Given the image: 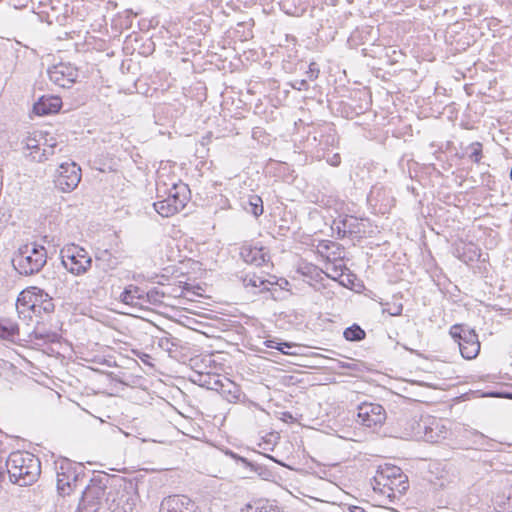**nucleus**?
Here are the masks:
<instances>
[{
    "label": "nucleus",
    "mask_w": 512,
    "mask_h": 512,
    "mask_svg": "<svg viewBox=\"0 0 512 512\" xmlns=\"http://www.w3.org/2000/svg\"><path fill=\"white\" fill-rule=\"evenodd\" d=\"M320 70L315 62L310 63L309 69L306 71L307 80L314 81L318 78Z\"/></svg>",
    "instance_id": "4c0bfd02"
},
{
    "label": "nucleus",
    "mask_w": 512,
    "mask_h": 512,
    "mask_svg": "<svg viewBox=\"0 0 512 512\" xmlns=\"http://www.w3.org/2000/svg\"><path fill=\"white\" fill-rule=\"evenodd\" d=\"M467 156L472 162L478 164L480 163L483 157V145L482 143L476 141L469 144L464 153L460 156L461 158Z\"/></svg>",
    "instance_id": "a878e982"
},
{
    "label": "nucleus",
    "mask_w": 512,
    "mask_h": 512,
    "mask_svg": "<svg viewBox=\"0 0 512 512\" xmlns=\"http://www.w3.org/2000/svg\"><path fill=\"white\" fill-rule=\"evenodd\" d=\"M449 333L458 343L463 358L471 360L479 354L480 342L478 335L473 329L463 324H455L450 328Z\"/></svg>",
    "instance_id": "423d86ee"
},
{
    "label": "nucleus",
    "mask_w": 512,
    "mask_h": 512,
    "mask_svg": "<svg viewBox=\"0 0 512 512\" xmlns=\"http://www.w3.org/2000/svg\"><path fill=\"white\" fill-rule=\"evenodd\" d=\"M403 305L401 303H386L383 308V313H388L391 316H399L402 314Z\"/></svg>",
    "instance_id": "72a5a7b5"
},
{
    "label": "nucleus",
    "mask_w": 512,
    "mask_h": 512,
    "mask_svg": "<svg viewBox=\"0 0 512 512\" xmlns=\"http://www.w3.org/2000/svg\"><path fill=\"white\" fill-rule=\"evenodd\" d=\"M115 479L117 476H111L104 472L94 474L82 492L79 509L82 512H97L102 504L106 503L108 494L106 490H110V486L116 482Z\"/></svg>",
    "instance_id": "f03ea898"
},
{
    "label": "nucleus",
    "mask_w": 512,
    "mask_h": 512,
    "mask_svg": "<svg viewBox=\"0 0 512 512\" xmlns=\"http://www.w3.org/2000/svg\"><path fill=\"white\" fill-rule=\"evenodd\" d=\"M40 137L43 138L42 135H40ZM44 140H45V142L43 144L44 146H47V145L48 146H53L54 149L57 150L59 144H58V142L53 137H50V139H47L46 137H44Z\"/></svg>",
    "instance_id": "de8ad7c7"
},
{
    "label": "nucleus",
    "mask_w": 512,
    "mask_h": 512,
    "mask_svg": "<svg viewBox=\"0 0 512 512\" xmlns=\"http://www.w3.org/2000/svg\"><path fill=\"white\" fill-rule=\"evenodd\" d=\"M276 344L279 345L278 351H280L281 353L286 354V355H296V352L290 351V349H292V348H294L296 346L294 343H291V342H279V343H276Z\"/></svg>",
    "instance_id": "58836bf2"
},
{
    "label": "nucleus",
    "mask_w": 512,
    "mask_h": 512,
    "mask_svg": "<svg viewBox=\"0 0 512 512\" xmlns=\"http://www.w3.org/2000/svg\"><path fill=\"white\" fill-rule=\"evenodd\" d=\"M164 297V293L160 291L158 288H152L148 292H144V305L152 304L158 305L162 303V298Z\"/></svg>",
    "instance_id": "c85d7f7f"
},
{
    "label": "nucleus",
    "mask_w": 512,
    "mask_h": 512,
    "mask_svg": "<svg viewBox=\"0 0 512 512\" xmlns=\"http://www.w3.org/2000/svg\"><path fill=\"white\" fill-rule=\"evenodd\" d=\"M448 430L440 422L433 421L431 425L424 426V437L427 442L438 443L446 439Z\"/></svg>",
    "instance_id": "6ab92c4d"
},
{
    "label": "nucleus",
    "mask_w": 512,
    "mask_h": 512,
    "mask_svg": "<svg viewBox=\"0 0 512 512\" xmlns=\"http://www.w3.org/2000/svg\"><path fill=\"white\" fill-rule=\"evenodd\" d=\"M38 298L36 295L31 294L30 291H22L19 296L17 297L16 301V309L21 317H26V312L32 311L33 313H36L37 307H38Z\"/></svg>",
    "instance_id": "f3484780"
},
{
    "label": "nucleus",
    "mask_w": 512,
    "mask_h": 512,
    "mask_svg": "<svg viewBox=\"0 0 512 512\" xmlns=\"http://www.w3.org/2000/svg\"><path fill=\"white\" fill-rule=\"evenodd\" d=\"M290 86L292 89L298 90V91H306L309 89V84L307 79H300V80H294L290 83Z\"/></svg>",
    "instance_id": "ea45409f"
},
{
    "label": "nucleus",
    "mask_w": 512,
    "mask_h": 512,
    "mask_svg": "<svg viewBox=\"0 0 512 512\" xmlns=\"http://www.w3.org/2000/svg\"><path fill=\"white\" fill-rule=\"evenodd\" d=\"M255 466H257L259 469L250 468L253 472L257 473L259 476H261L263 479H266V474L269 472L261 465L255 463Z\"/></svg>",
    "instance_id": "a18cd8bd"
},
{
    "label": "nucleus",
    "mask_w": 512,
    "mask_h": 512,
    "mask_svg": "<svg viewBox=\"0 0 512 512\" xmlns=\"http://www.w3.org/2000/svg\"><path fill=\"white\" fill-rule=\"evenodd\" d=\"M153 207L162 217H169L178 213L175 206L171 203V199L167 198L153 203Z\"/></svg>",
    "instance_id": "bb28decb"
},
{
    "label": "nucleus",
    "mask_w": 512,
    "mask_h": 512,
    "mask_svg": "<svg viewBox=\"0 0 512 512\" xmlns=\"http://www.w3.org/2000/svg\"><path fill=\"white\" fill-rule=\"evenodd\" d=\"M327 162L331 165V166H338L340 165L341 163V157L338 153L332 155L330 158L327 159Z\"/></svg>",
    "instance_id": "c03bdc74"
},
{
    "label": "nucleus",
    "mask_w": 512,
    "mask_h": 512,
    "mask_svg": "<svg viewBox=\"0 0 512 512\" xmlns=\"http://www.w3.org/2000/svg\"><path fill=\"white\" fill-rule=\"evenodd\" d=\"M226 455L230 456L232 459H234L235 461L237 462H240L242 463L245 467L247 468H255V469H259L257 466H255V463L249 461L247 458L245 457H242L236 453H234L233 451L231 450H227L226 452Z\"/></svg>",
    "instance_id": "f704fd0d"
},
{
    "label": "nucleus",
    "mask_w": 512,
    "mask_h": 512,
    "mask_svg": "<svg viewBox=\"0 0 512 512\" xmlns=\"http://www.w3.org/2000/svg\"><path fill=\"white\" fill-rule=\"evenodd\" d=\"M357 411L358 422L368 428L380 427L386 420V411L378 403L363 402Z\"/></svg>",
    "instance_id": "9d476101"
},
{
    "label": "nucleus",
    "mask_w": 512,
    "mask_h": 512,
    "mask_svg": "<svg viewBox=\"0 0 512 512\" xmlns=\"http://www.w3.org/2000/svg\"><path fill=\"white\" fill-rule=\"evenodd\" d=\"M49 79L62 88H70L78 78V69L70 63H59L47 71Z\"/></svg>",
    "instance_id": "9b49d317"
},
{
    "label": "nucleus",
    "mask_w": 512,
    "mask_h": 512,
    "mask_svg": "<svg viewBox=\"0 0 512 512\" xmlns=\"http://www.w3.org/2000/svg\"><path fill=\"white\" fill-rule=\"evenodd\" d=\"M206 378L213 380L210 390H214L218 393H221L224 386V378H220L218 375H206Z\"/></svg>",
    "instance_id": "c9c22d12"
},
{
    "label": "nucleus",
    "mask_w": 512,
    "mask_h": 512,
    "mask_svg": "<svg viewBox=\"0 0 512 512\" xmlns=\"http://www.w3.org/2000/svg\"><path fill=\"white\" fill-rule=\"evenodd\" d=\"M341 224L342 228L338 226V234L340 235L341 233H343L342 237H344L347 232L350 234L359 232V230L356 229L358 224L356 223V219L354 218L344 219L343 221H341Z\"/></svg>",
    "instance_id": "c756f323"
},
{
    "label": "nucleus",
    "mask_w": 512,
    "mask_h": 512,
    "mask_svg": "<svg viewBox=\"0 0 512 512\" xmlns=\"http://www.w3.org/2000/svg\"><path fill=\"white\" fill-rule=\"evenodd\" d=\"M242 206L245 211L251 213L255 217H259L264 212L263 200L256 194L249 195L248 199L243 201Z\"/></svg>",
    "instance_id": "b1692460"
},
{
    "label": "nucleus",
    "mask_w": 512,
    "mask_h": 512,
    "mask_svg": "<svg viewBox=\"0 0 512 512\" xmlns=\"http://www.w3.org/2000/svg\"><path fill=\"white\" fill-rule=\"evenodd\" d=\"M241 258L248 264L261 266L265 262V254L262 248L243 246L240 250Z\"/></svg>",
    "instance_id": "412c9836"
},
{
    "label": "nucleus",
    "mask_w": 512,
    "mask_h": 512,
    "mask_svg": "<svg viewBox=\"0 0 512 512\" xmlns=\"http://www.w3.org/2000/svg\"><path fill=\"white\" fill-rule=\"evenodd\" d=\"M460 436L471 441V447L478 450H492L495 443L485 436L483 433L472 428H464L460 432Z\"/></svg>",
    "instance_id": "4468645a"
},
{
    "label": "nucleus",
    "mask_w": 512,
    "mask_h": 512,
    "mask_svg": "<svg viewBox=\"0 0 512 512\" xmlns=\"http://www.w3.org/2000/svg\"><path fill=\"white\" fill-rule=\"evenodd\" d=\"M54 310V304L52 302V299H45L41 302V304H38L37 311L35 314H40L41 311H44L45 313H50Z\"/></svg>",
    "instance_id": "e433bc0d"
},
{
    "label": "nucleus",
    "mask_w": 512,
    "mask_h": 512,
    "mask_svg": "<svg viewBox=\"0 0 512 512\" xmlns=\"http://www.w3.org/2000/svg\"><path fill=\"white\" fill-rule=\"evenodd\" d=\"M119 299L122 303L131 306H144V291L135 285H128L121 292Z\"/></svg>",
    "instance_id": "dca6fc26"
},
{
    "label": "nucleus",
    "mask_w": 512,
    "mask_h": 512,
    "mask_svg": "<svg viewBox=\"0 0 512 512\" xmlns=\"http://www.w3.org/2000/svg\"><path fill=\"white\" fill-rule=\"evenodd\" d=\"M176 344L172 339L164 337L159 340V346L167 351H171V346H175Z\"/></svg>",
    "instance_id": "79ce46f5"
},
{
    "label": "nucleus",
    "mask_w": 512,
    "mask_h": 512,
    "mask_svg": "<svg viewBox=\"0 0 512 512\" xmlns=\"http://www.w3.org/2000/svg\"><path fill=\"white\" fill-rule=\"evenodd\" d=\"M493 502L498 512H512V489L496 495Z\"/></svg>",
    "instance_id": "393cba45"
},
{
    "label": "nucleus",
    "mask_w": 512,
    "mask_h": 512,
    "mask_svg": "<svg viewBox=\"0 0 512 512\" xmlns=\"http://www.w3.org/2000/svg\"><path fill=\"white\" fill-rule=\"evenodd\" d=\"M343 336L347 341L359 342L365 339L366 332L358 324H353L344 330Z\"/></svg>",
    "instance_id": "cd10ccee"
},
{
    "label": "nucleus",
    "mask_w": 512,
    "mask_h": 512,
    "mask_svg": "<svg viewBox=\"0 0 512 512\" xmlns=\"http://www.w3.org/2000/svg\"><path fill=\"white\" fill-rule=\"evenodd\" d=\"M349 510L350 512H377V509L374 506H368V509H366L361 506L352 505L349 507Z\"/></svg>",
    "instance_id": "37998d69"
},
{
    "label": "nucleus",
    "mask_w": 512,
    "mask_h": 512,
    "mask_svg": "<svg viewBox=\"0 0 512 512\" xmlns=\"http://www.w3.org/2000/svg\"><path fill=\"white\" fill-rule=\"evenodd\" d=\"M199 377H200V379H199L200 386H203V387H205V388L210 390L211 385L213 383V380H210V379L206 378V375L205 376L199 375Z\"/></svg>",
    "instance_id": "49530a36"
},
{
    "label": "nucleus",
    "mask_w": 512,
    "mask_h": 512,
    "mask_svg": "<svg viewBox=\"0 0 512 512\" xmlns=\"http://www.w3.org/2000/svg\"><path fill=\"white\" fill-rule=\"evenodd\" d=\"M26 150H29L30 153L26 154L27 157H30L32 159V155H39L41 153V143L40 139H36L35 137H28L26 139Z\"/></svg>",
    "instance_id": "7c9ffc66"
},
{
    "label": "nucleus",
    "mask_w": 512,
    "mask_h": 512,
    "mask_svg": "<svg viewBox=\"0 0 512 512\" xmlns=\"http://www.w3.org/2000/svg\"><path fill=\"white\" fill-rule=\"evenodd\" d=\"M268 281L265 279H262L261 277L253 274V275H246L243 278V285L247 287H261L264 286Z\"/></svg>",
    "instance_id": "2f4dec72"
},
{
    "label": "nucleus",
    "mask_w": 512,
    "mask_h": 512,
    "mask_svg": "<svg viewBox=\"0 0 512 512\" xmlns=\"http://www.w3.org/2000/svg\"><path fill=\"white\" fill-rule=\"evenodd\" d=\"M9 479L19 486H30L41 474V462L34 454L26 451L12 452L6 460Z\"/></svg>",
    "instance_id": "f257e3e1"
},
{
    "label": "nucleus",
    "mask_w": 512,
    "mask_h": 512,
    "mask_svg": "<svg viewBox=\"0 0 512 512\" xmlns=\"http://www.w3.org/2000/svg\"><path fill=\"white\" fill-rule=\"evenodd\" d=\"M83 468L82 465H75L69 460L61 462L57 471V491L60 495H70L77 487Z\"/></svg>",
    "instance_id": "0eeeda50"
},
{
    "label": "nucleus",
    "mask_w": 512,
    "mask_h": 512,
    "mask_svg": "<svg viewBox=\"0 0 512 512\" xmlns=\"http://www.w3.org/2000/svg\"><path fill=\"white\" fill-rule=\"evenodd\" d=\"M190 198V190L188 185L184 183L175 184L169 190L167 199H171V203L179 212L183 210Z\"/></svg>",
    "instance_id": "2eb2a0df"
},
{
    "label": "nucleus",
    "mask_w": 512,
    "mask_h": 512,
    "mask_svg": "<svg viewBox=\"0 0 512 512\" xmlns=\"http://www.w3.org/2000/svg\"><path fill=\"white\" fill-rule=\"evenodd\" d=\"M80 180L81 169L76 163H62L57 169L54 183L61 191L70 192L78 186Z\"/></svg>",
    "instance_id": "1a4fd4ad"
},
{
    "label": "nucleus",
    "mask_w": 512,
    "mask_h": 512,
    "mask_svg": "<svg viewBox=\"0 0 512 512\" xmlns=\"http://www.w3.org/2000/svg\"><path fill=\"white\" fill-rule=\"evenodd\" d=\"M57 152L56 149H54L53 146H44V148L41 149V153L39 155H32V160L36 162H44L48 160L51 156L55 155Z\"/></svg>",
    "instance_id": "473e14b6"
},
{
    "label": "nucleus",
    "mask_w": 512,
    "mask_h": 512,
    "mask_svg": "<svg viewBox=\"0 0 512 512\" xmlns=\"http://www.w3.org/2000/svg\"><path fill=\"white\" fill-rule=\"evenodd\" d=\"M47 263V250L36 243L21 246L12 259V264L21 275H34L42 270Z\"/></svg>",
    "instance_id": "7ed1b4c3"
},
{
    "label": "nucleus",
    "mask_w": 512,
    "mask_h": 512,
    "mask_svg": "<svg viewBox=\"0 0 512 512\" xmlns=\"http://www.w3.org/2000/svg\"><path fill=\"white\" fill-rule=\"evenodd\" d=\"M60 256L63 266L77 276L86 273L92 266V258L88 252L76 244L64 246L60 251Z\"/></svg>",
    "instance_id": "39448f33"
},
{
    "label": "nucleus",
    "mask_w": 512,
    "mask_h": 512,
    "mask_svg": "<svg viewBox=\"0 0 512 512\" xmlns=\"http://www.w3.org/2000/svg\"><path fill=\"white\" fill-rule=\"evenodd\" d=\"M339 368L348 369L352 371H360V364L357 362H343L340 361L338 364Z\"/></svg>",
    "instance_id": "a19ab883"
},
{
    "label": "nucleus",
    "mask_w": 512,
    "mask_h": 512,
    "mask_svg": "<svg viewBox=\"0 0 512 512\" xmlns=\"http://www.w3.org/2000/svg\"><path fill=\"white\" fill-rule=\"evenodd\" d=\"M18 337V324L7 318L0 319V338L11 342H15V340Z\"/></svg>",
    "instance_id": "5701e85b"
},
{
    "label": "nucleus",
    "mask_w": 512,
    "mask_h": 512,
    "mask_svg": "<svg viewBox=\"0 0 512 512\" xmlns=\"http://www.w3.org/2000/svg\"><path fill=\"white\" fill-rule=\"evenodd\" d=\"M241 512H282L274 501L268 499H257L246 504Z\"/></svg>",
    "instance_id": "aec40b11"
},
{
    "label": "nucleus",
    "mask_w": 512,
    "mask_h": 512,
    "mask_svg": "<svg viewBox=\"0 0 512 512\" xmlns=\"http://www.w3.org/2000/svg\"><path fill=\"white\" fill-rule=\"evenodd\" d=\"M118 266V260L108 250H101L95 255V272L88 275L87 282L92 289L100 287L109 270Z\"/></svg>",
    "instance_id": "6e6552de"
},
{
    "label": "nucleus",
    "mask_w": 512,
    "mask_h": 512,
    "mask_svg": "<svg viewBox=\"0 0 512 512\" xmlns=\"http://www.w3.org/2000/svg\"><path fill=\"white\" fill-rule=\"evenodd\" d=\"M115 480L106 497L108 509L111 512H133L137 501L134 484L120 477Z\"/></svg>",
    "instance_id": "20e7f679"
},
{
    "label": "nucleus",
    "mask_w": 512,
    "mask_h": 512,
    "mask_svg": "<svg viewBox=\"0 0 512 512\" xmlns=\"http://www.w3.org/2000/svg\"><path fill=\"white\" fill-rule=\"evenodd\" d=\"M62 106V100L58 96L43 95L33 105V112L36 115L44 116L56 113Z\"/></svg>",
    "instance_id": "ddd939ff"
},
{
    "label": "nucleus",
    "mask_w": 512,
    "mask_h": 512,
    "mask_svg": "<svg viewBox=\"0 0 512 512\" xmlns=\"http://www.w3.org/2000/svg\"><path fill=\"white\" fill-rule=\"evenodd\" d=\"M220 394L230 403H237L245 396L240 386L228 378H224V386Z\"/></svg>",
    "instance_id": "4be33fe9"
},
{
    "label": "nucleus",
    "mask_w": 512,
    "mask_h": 512,
    "mask_svg": "<svg viewBox=\"0 0 512 512\" xmlns=\"http://www.w3.org/2000/svg\"><path fill=\"white\" fill-rule=\"evenodd\" d=\"M276 343H279L276 339H270L265 341L266 347L278 350L279 345H277Z\"/></svg>",
    "instance_id": "8fccbe9b"
},
{
    "label": "nucleus",
    "mask_w": 512,
    "mask_h": 512,
    "mask_svg": "<svg viewBox=\"0 0 512 512\" xmlns=\"http://www.w3.org/2000/svg\"><path fill=\"white\" fill-rule=\"evenodd\" d=\"M398 478H402L401 469L392 466L386 467L378 472V475L374 478L377 485H383L384 487L388 486L392 489L391 485L395 484V480Z\"/></svg>",
    "instance_id": "a211bd4d"
},
{
    "label": "nucleus",
    "mask_w": 512,
    "mask_h": 512,
    "mask_svg": "<svg viewBox=\"0 0 512 512\" xmlns=\"http://www.w3.org/2000/svg\"><path fill=\"white\" fill-rule=\"evenodd\" d=\"M137 356L140 358V360H141L144 364H146V365H152V364L150 363L151 356H150L149 354H147V353H143V352H142V353H138V354H137Z\"/></svg>",
    "instance_id": "09e8293b"
},
{
    "label": "nucleus",
    "mask_w": 512,
    "mask_h": 512,
    "mask_svg": "<svg viewBox=\"0 0 512 512\" xmlns=\"http://www.w3.org/2000/svg\"><path fill=\"white\" fill-rule=\"evenodd\" d=\"M196 504L185 495H171L160 504V512H196Z\"/></svg>",
    "instance_id": "f8f14e48"
}]
</instances>
